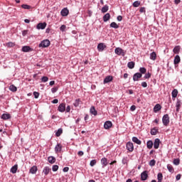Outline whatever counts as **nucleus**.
<instances>
[{
  "instance_id": "obj_12",
  "label": "nucleus",
  "mask_w": 182,
  "mask_h": 182,
  "mask_svg": "<svg viewBox=\"0 0 182 182\" xmlns=\"http://www.w3.org/2000/svg\"><path fill=\"white\" fill-rule=\"evenodd\" d=\"M112 125H113V124H112V122H110V121H107V122H105V124H104V127H105V129H110V127H112Z\"/></svg>"
},
{
  "instance_id": "obj_49",
  "label": "nucleus",
  "mask_w": 182,
  "mask_h": 182,
  "mask_svg": "<svg viewBox=\"0 0 182 182\" xmlns=\"http://www.w3.org/2000/svg\"><path fill=\"white\" fill-rule=\"evenodd\" d=\"M48 80H49V78L48 77H46V76H44V77H43L42 78H41V81L43 82H48Z\"/></svg>"
},
{
  "instance_id": "obj_17",
  "label": "nucleus",
  "mask_w": 182,
  "mask_h": 182,
  "mask_svg": "<svg viewBox=\"0 0 182 182\" xmlns=\"http://www.w3.org/2000/svg\"><path fill=\"white\" fill-rule=\"evenodd\" d=\"M46 28V23H39L37 25V29H45Z\"/></svg>"
},
{
  "instance_id": "obj_4",
  "label": "nucleus",
  "mask_w": 182,
  "mask_h": 182,
  "mask_svg": "<svg viewBox=\"0 0 182 182\" xmlns=\"http://www.w3.org/2000/svg\"><path fill=\"white\" fill-rule=\"evenodd\" d=\"M115 53L116 55H118V56H124L125 55L124 50H123V49H122L121 48H115Z\"/></svg>"
},
{
  "instance_id": "obj_45",
  "label": "nucleus",
  "mask_w": 182,
  "mask_h": 182,
  "mask_svg": "<svg viewBox=\"0 0 182 182\" xmlns=\"http://www.w3.org/2000/svg\"><path fill=\"white\" fill-rule=\"evenodd\" d=\"M149 166H151V167H153V166H156V160L152 159L149 161Z\"/></svg>"
},
{
  "instance_id": "obj_40",
  "label": "nucleus",
  "mask_w": 182,
  "mask_h": 182,
  "mask_svg": "<svg viewBox=\"0 0 182 182\" xmlns=\"http://www.w3.org/2000/svg\"><path fill=\"white\" fill-rule=\"evenodd\" d=\"M167 168L170 173H174V168L171 165H167Z\"/></svg>"
},
{
  "instance_id": "obj_11",
  "label": "nucleus",
  "mask_w": 182,
  "mask_h": 182,
  "mask_svg": "<svg viewBox=\"0 0 182 182\" xmlns=\"http://www.w3.org/2000/svg\"><path fill=\"white\" fill-rule=\"evenodd\" d=\"M159 147H160V139H156L154 142V148L157 149Z\"/></svg>"
},
{
  "instance_id": "obj_30",
  "label": "nucleus",
  "mask_w": 182,
  "mask_h": 182,
  "mask_svg": "<svg viewBox=\"0 0 182 182\" xmlns=\"http://www.w3.org/2000/svg\"><path fill=\"white\" fill-rule=\"evenodd\" d=\"M135 65H136V63H134V62L131 61V62L128 63L127 66H128L129 69H134Z\"/></svg>"
},
{
  "instance_id": "obj_10",
  "label": "nucleus",
  "mask_w": 182,
  "mask_h": 182,
  "mask_svg": "<svg viewBox=\"0 0 182 182\" xmlns=\"http://www.w3.org/2000/svg\"><path fill=\"white\" fill-rule=\"evenodd\" d=\"M113 80V76L108 75L104 79V84L109 83Z\"/></svg>"
},
{
  "instance_id": "obj_50",
  "label": "nucleus",
  "mask_w": 182,
  "mask_h": 182,
  "mask_svg": "<svg viewBox=\"0 0 182 182\" xmlns=\"http://www.w3.org/2000/svg\"><path fill=\"white\" fill-rule=\"evenodd\" d=\"M151 77V74L150 73H148L145 75L144 79H150Z\"/></svg>"
},
{
  "instance_id": "obj_39",
  "label": "nucleus",
  "mask_w": 182,
  "mask_h": 182,
  "mask_svg": "<svg viewBox=\"0 0 182 182\" xmlns=\"http://www.w3.org/2000/svg\"><path fill=\"white\" fill-rule=\"evenodd\" d=\"M6 46H7V48H14V46H15V43H12V42L6 43Z\"/></svg>"
},
{
  "instance_id": "obj_14",
  "label": "nucleus",
  "mask_w": 182,
  "mask_h": 182,
  "mask_svg": "<svg viewBox=\"0 0 182 182\" xmlns=\"http://www.w3.org/2000/svg\"><path fill=\"white\" fill-rule=\"evenodd\" d=\"M181 61V59L180 58V55H176L173 60L174 65H178V63H180Z\"/></svg>"
},
{
  "instance_id": "obj_63",
  "label": "nucleus",
  "mask_w": 182,
  "mask_h": 182,
  "mask_svg": "<svg viewBox=\"0 0 182 182\" xmlns=\"http://www.w3.org/2000/svg\"><path fill=\"white\" fill-rule=\"evenodd\" d=\"M174 2L176 5H178V4H180V2H181V0H175Z\"/></svg>"
},
{
  "instance_id": "obj_28",
  "label": "nucleus",
  "mask_w": 182,
  "mask_h": 182,
  "mask_svg": "<svg viewBox=\"0 0 182 182\" xmlns=\"http://www.w3.org/2000/svg\"><path fill=\"white\" fill-rule=\"evenodd\" d=\"M156 58H157V54H156V52H152L150 54V59L151 60H156Z\"/></svg>"
},
{
  "instance_id": "obj_21",
  "label": "nucleus",
  "mask_w": 182,
  "mask_h": 182,
  "mask_svg": "<svg viewBox=\"0 0 182 182\" xmlns=\"http://www.w3.org/2000/svg\"><path fill=\"white\" fill-rule=\"evenodd\" d=\"M36 171H38V167L36 166H33L30 169V173H31V174H36Z\"/></svg>"
},
{
  "instance_id": "obj_46",
  "label": "nucleus",
  "mask_w": 182,
  "mask_h": 182,
  "mask_svg": "<svg viewBox=\"0 0 182 182\" xmlns=\"http://www.w3.org/2000/svg\"><path fill=\"white\" fill-rule=\"evenodd\" d=\"M173 164H175V166H178V164H180V159H174Z\"/></svg>"
},
{
  "instance_id": "obj_34",
  "label": "nucleus",
  "mask_w": 182,
  "mask_h": 182,
  "mask_svg": "<svg viewBox=\"0 0 182 182\" xmlns=\"http://www.w3.org/2000/svg\"><path fill=\"white\" fill-rule=\"evenodd\" d=\"M176 112H180V107H181V102H180V101H178L176 102Z\"/></svg>"
},
{
  "instance_id": "obj_32",
  "label": "nucleus",
  "mask_w": 182,
  "mask_h": 182,
  "mask_svg": "<svg viewBox=\"0 0 182 182\" xmlns=\"http://www.w3.org/2000/svg\"><path fill=\"white\" fill-rule=\"evenodd\" d=\"M177 95H178V90H177V89H174L172 91V97H173L174 99H176V97H177Z\"/></svg>"
},
{
  "instance_id": "obj_5",
  "label": "nucleus",
  "mask_w": 182,
  "mask_h": 182,
  "mask_svg": "<svg viewBox=\"0 0 182 182\" xmlns=\"http://www.w3.org/2000/svg\"><path fill=\"white\" fill-rule=\"evenodd\" d=\"M127 149L128 150V151H133V150H134V145H133L132 142H127Z\"/></svg>"
},
{
  "instance_id": "obj_58",
  "label": "nucleus",
  "mask_w": 182,
  "mask_h": 182,
  "mask_svg": "<svg viewBox=\"0 0 182 182\" xmlns=\"http://www.w3.org/2000/svg\"><path fill=\"white\" fill-rule=\"evenodd\" d=\"M84 153L83 151H79L78 153H77V155L80 156V157H82V156H83Z\"/></svg>"
},
{
  "instance_id": "obj_6",
  "label": "nucleus",
  "mask_w": 182,
  "mask_h": 182,
  "mask_svg": "<svg viewBox=\"0 0 182 182\" xmlns=\"http://www.w3.org/2000/svg\"><path fill=\"white\" fill-rule=\"evenodd\" d=\"M107 46L103 43H100L97 46V49L99 52H103L106 49Z\"/></svg>"
},
{
  "instance_id": "obj_41",
  "label": "nucleus",
  "mask_w": 182,
  "mask_h": 182,
  "mask_svg": "<svg viewBox=\"0 0 182 182\" xmlns=\"http://www.w3.org/2000/svg\"><path fill=\"white\" fill-rule=\"evenodd\" d=\"M139 72L141 73V75H144V73H146V72H147V70L145 68H139Z\"/></svg>"
},
{
  "instance_id": "obj_42",
  "label": "nucleus",
  "mask_w": 182,
  "mask_h": 182,
  "mask_svg": "<svg viewBox=\"0 0 182 182\" xmlns=\"http://www.w3.org/2000/svg\"><path fill=\"white\" fill-rule=\"evenodd\" d=\"M21 8H23V9H31V6L27 4H23L21 5Z\"/></svg>"
},
{
  "instance_id": "obj_22",
  "label": "nucleus",
  "mask_w": 182,
  "mask_h": 182,
  "mask_svg": "<svg viewBox=\"0 0 182 182\" xmlns=\"http://www.w3.org/2000/svg\"><path fill=\"white\" fill-rule=\"evenodd\" d=\"M48 163H50V164H53L56 161V158L53 156H49L48 158Z\"/></svg>"
},
{
  "instance_id": "obj_52",
  "label": "nucleus",
  "mask_w": 182,
  "mask_h": 182,
  "mask_svg": "<svg viewBox=\"0 0 182 182\" xmlns=\"http://www.w3.org/2000/svg\"><path fill=\"white\" fill-rule=\"evenodd\" d=\"M33 96H34L35 99H38V97H39V92H33Z\"/></svg>"
},
{
  "instance_id": "obj_44",
  "label": "nucleus",
  "mask_w": 182,
  "mask_h": 182,
  "mask_svg": "<svg viewBox=\"0 0 182 182\" xmlns=\"http://www.w3.org/2000/svg\"><path fill=\"white\" fill-rule=\"evenodd\" d=\"M158 181H163V173H159L157 175Z\"/></svg>"
},
{
  "instance_id": "obj_38",
  "label": "nucleus",
  "mask_w": 182,
  "mask_h": 182,
  "mask_svg": "<svg viewBox=\"0 0 182 182\" xmlns=\"http://www.w3.org/2000/svg\"><path fill=\"white\" fill-rule=\"evenodd\" d=\"M79 105H80V99L75 100V102L73 103L75 107H78Z\"/></svg>"
},
{
  "instance_id": "obj_15",
  "label": "nucleus",
  "mask_w": 182,
  "mask_h": 182,
  "mask_svg": "<svg viewBox=\"0 0 182 182\" xmlns=\"http://www.w3.org/2000/svg\"><path fill=\"white\" fill-rule=\"evenodd\" d=\"M101 164L102 165V168H105V167H106V166H107L108 162H107V159L106 158H102L101 159Z\"/></svg>"
},
{
  "instance_id": "obj_47",
  "label": "nucleus",
  "mask_w": 182,
  "mask_h": 182,
  "mask_svg": "<svg viewBox=\"0 0 182 182\" xmlns=\"http://www.w3.org/2000/svg\"><path fill=\"white\" fill-rule=\"evenodd\" d=\"M52 170L53 171H58V170H59V166L58 165H53Z\"/></svg>"
},
{
  "instance_id": "obj_7",
  "label": "nucleus",
  "mask_w": 182,
  "mask_h": 182,
  "mask_svg": "<svg viewBox=\"0 0 182 182\" xmlns=\"http://www.w3.org/2000/svg\"><path fill=\"white\" fill-rule=\"evenodd\" d=\"M141 76H143V75H141V73H136L133 75V80L134 82H137L139 81V80L140 78H141Z\"/></svg>"
},
{
  "instance_id": "obj_24",
  "label": "nucleus",
  "mask_w": 182,
  "mask_h": 182,
  "mask_svg": "<svg viewBox=\"0 0 182 182\" xmlns=\"http://www.w3.org/2000/svg\"><path fill=\"white\" fill-rule=\"evenodd\" d=\"M11 118V114H3L1 115V119H3V120H8Z\"/></svg>"
},
{
  "instance_id": "obj_60",
  "label": "nucleus",
  "mask_w": 182,
  "mask_h": 182,
  "mask_svg": "<svg viewBox=\"0 0 182 182\" xmlns=\"http://www.w3.org/2000/svg\"><path fill=\"white\" fill-rule=\"evenodd\" d=\"M58 102H59V100L58 99H55L52 101V103H53V105H56Z\"/></svg>"
},
{
  "instance_id": "obj_20",
  "label": "nucleus",
  "mask_w": 182,
  "mask_h": 182,
  "mask_svg": "<svg viewBox=\"0 0 182 182\" xmlns=\"http://www.w3.org/2000/svg\"><path fill=\"white\" fill-rule=\"evenodd\" d=\"M16 171H18V164L14 165L11 168V173L13 174H16Z\"/></svg>"
},
{
  "instance_id": "obj_1",
  "label": "nucleus",
  "mask_w": 182,
  "mask_h": 182,
  "mask_svg": "<svg viewBox=\"0 0 182 182\" xmlns=\"http://www.w3.org/2000/svg\"><path fill=\"white\" fill-rule=\"evenodd\" d=\"M162 122L164 126H168L170 124V117L168 116V114H166L163 116Z\"/></svg>"
},
{
  "instance_id": "obj_25",
  "label": "nucleus",
  "mask_w": 182,
  "mask_h": 182,
  "mask_svg": "<svg viewBox=\"0 0 182 182\" xmlns=\"http://www.w3.org/2000/svg\"><path fill=\"white\" fill-rule=\"evenodd\" d=\"M110 19V14L107 13L104 16H103V21L104 22H107Z\"/></svg>"
},
{
  "instance_id": "obj_35",
  "label": "nucleus",
  "mask_w": 182,
  "mask_h": 182,
  "mask_svg": "<svg viewBox=\"0 0 182 182\" xmlns=\"http://www.w3.org/2000/svg\"><path fill=\"white\" fill-rule=\"evenodd\" d=\"M110 28H114V29H118L119 25L116 22H112L110 23Z\"/></svg>"
},
{
  "instance_id": "obj_33",
  "label": "nucleus",
  "mask_w": 182,
  "mask_h": 182,
  "mask_svg": "<svg viewBox=\"0 0 182 182\" xmlns=\"http://www.w3.org/2000/svg\"><path fill=\"white\" fill-rule=\"evenodd\" d=\"M108 11H109V6L107 5L104 6L102 9V14H106V12H107Z\"/></svg>"
},
{
  "instance_id": "obj_9",
  "label": "nucleus",
  "mask_w": 182,
  "mask_h": 182,
  "mask_svg": "<svg viewBox=\"0 0 182 182\" xmlns=\"http://www.w3.org/2000/svg\"><path fill=\"white\" fill-rule=\"evenodd\" d=\"M55 151L56 154H58V153H60L62 151V144H58L55 147Z\"/></svg>"
},
{
  "instance_id": "obj_51",
  "label": "nucleus",
  "mask_w": 182,
  "mask_h": 182,
  "mask_svg": "<svg viewBox=\"0 0 182 182\" xmlns=\"http://www.w3.org/2000/svg\"><path fill=\"white\" fill-rule=\"evenodd\" d=\"M66 29V26L65 25H62L60 28V31L62 32H65V30Z\"/></svg>"
},
{
  "instance_id": "obj_27",
  "label": "nucleus",
  "mask_w": 182,
  "mask_h": 182,
  "mask_svg": "<svg viewBox=\"0 0 182 182\" xmlns=\"http://www.w3.org/2000/svg\"><path fill=\"white\" fill-rule=\"evenodd\" d=\"M132 141L136 144H141V141H140L139 138L136 136L132 137Z\"/></svg>"
},
{
  "instance_id": "obj_64",
  "label": "nucleus",
  "mask_w": 182,
  "mask_h": 182,
  "mask_svg": "<svg viewBox=\"0 0 182 182\" xmlns=\"http://www.w3.org/2000/svg\"><path fill=\"white\" fill-rule=\"evenodd\" d=\"M53 85H55V81H50V86H53Z\"/></svg>"
},
{
  "instance_id": "obj_31",
  "label": "nucleus",
  "mask_w": 182,
  "mask_h": 182,
  "mask_svg": "<svg viewBox=\"0 0 182 182\" xmlns=\"http://www.w3.org/2000/svg\"><path fill=\"white\" fill-rule=\"evenodd\" d=\"M31 50V47L26 46L22 47V52H30Z\"/></svg>"
},
{
  "instance_id": "obj_3",
  "label": "nucleus",
  "mask_w": 182,
  "mask_h": 182,
  "mask_svg": "<svg viewBox=\"0 0 182 182\" xmlns=\"http://www.w3.org/2000/svg\"><path fill=\"white\" fill-rule=\"evenodd\" d=\"M149 177V172L147 171H144L141 173V180L142 181H146Z\"/></svg>"
},
{
  "instance_id": "obj_62",
  "label": "nucleus",
  "mask_w": 182,
  "mask_h": 182,
  "mask_svg": "<svg viewBox=\"0 0 182 182\" xmlns=\"http://www.w3.org/2000/svg\"><path fill=\"white\" fill-rule=\"evenodd\" d=\"M66 112H67V113H69V112H70V105H68V106L67 107V108H66Z\"/></svg>"
},
{
  "instance_id": "obj_55",
  "label": "nucleus",
  "mask_w": 182,
  "mask_h": 182,
  "mask_svg": "<svg viewBox=\"0 0 182 182\" xmlns=\"http://www.w3.org/2000/svg\"><path fill=\"white\" fill-rule=\"evenodd\" d=\"M117 19L119 22H122V20L123 19V17L122 16H118Z\"/></svg>"
},
{
  "instance_id": "obj_57",
  "label": "nucleus",
  "mask_w": 182,
  "mask_h": 182,
  "mask_svg": "<svg viewBox=\"0 0 182 182\" xmlns=\"http://www.w3.org/2000/svg\"><path fill=\"white\" fill-rule=\"evenodd\" d=\"M141 86H142V87H147V82H141Z\"/></svg>"
},
{
  "instance_id": "obj_61",
  "label": "nucleus",
  "mask_w": 182,
  "mask_h": 182,
  "mask_svg": "<svg viewBox=\"0 0 182 182\" xmlns=\"http://www.w3.org/2000/svg\"><path fill=\"white\" fill-rule=\"evenodd\" d=\"M181 178V174H178V175H176V179L177 181L180 180Z\"/></svg>"
},
{
  "instance_id": "obj_18",
  "label": "nucleus",
  "mask_w": 182,
  "mask_h": 182,
  "mask_svg": "<svg viewBox=\"0 0 182 182\" xmlns=\"http://www.w3.org/2000/svg\"><path fill=\"white\" fill-rule=\"evenodd\" d=\"M180 50H181V47L180 46H176L173 50V53L178 54L180 53Z\"/></svg>"
},
{
  "instance_id": "obj_43",
  "label": "nucleus",
  "mask_w": 182,
  "mask_h": 182,
  "mask_svg": "<svg viewBox=\"0 0 182 182\" xmlns=\"http://www.w3.org/2000/svg\"><path fill=\"white\" fill-rule=\"evenodd\" d=\"M133 6L134 8H139V6H140V1H134L133 3Z\"/></svg>"
},
{
  "instance_id": "obj_53",
  "label": "nucleus",
  "mask_w": 182,
  "mask_h": 182,
  "mask_svg": "<svg viewBox=\"0 0 182 182\" xmlns=\"http://www.w3.org/2000/svg\"><path fill=\"white\" fill-rule=\"evenodd\" d=\"M52 93H56L58 92V87H53L51 89Z\"/></svg>"
},
{
  "instance_id": "obj_8",
  "label": "nucleus",
  "mask_w": 182,
  "mask_h": 182,
  "mask_svg": "<svg viewBox=\"0 0 182 182\" xmlns=\"http://www.w3.org/2000/svg\"><path fill=\"white\" fill-rule=\"evenodd\" d=\"M58 112H60L61 113H63L65 110H66V105L65 103H61L58 108Z\"/></svg>"
},
{
  "instance_id": "obj_54",
  "label": "nucleus",
  "mask_w": 182,
  "mask_h": 182,
  "mask_svg": "<svg viewBox=\"0 0 182 182\" xmlns=\"http://www.w3.org/2000/svg\"><path fill=\"white\" fill-rule=\"evenodd\" d=\"M130 110H131V112H134V110H136L135 105H132L130 107Z\"/></svg>"
},
{
  "instance_id": "obj_16",
  "label": "nucleus",
  "mask_w": 182,
  "mask_h": 182,
  "mask_svg": "<svg viewBox=\"0 0 182 182\" xmlns=\"http://www.w3.org/2000/svg\"><path fill=\"white\" fill-rule=\"evenodd\" d=\"M160 110H161V106L160 104H156L154 107V112L157 113V112H160Z\"/></svg>"
},
{
  "instance_id": "obj_2",
  "label": "nucleus",
  "mask_w": 182,
  "mask_h": 182,
  "mask_svg": "<svg viewBox=\"0 0 182 182\" xmlns=\"http://www.w3.org/2000/svg\"><path fill=\"white\" fill-rule=\"evenodd\" d=\"M38 46L39 48H48V46H50V41L48 39L43 40Z\"/></svg>"
},
{
  "instance_id": "obj_48",
  "label": "nucleus",
  "mask_w": 182,
  "mask_h": 182,
  "mask_svg": "<svg viewBox=\"0 0 182 182\" xmlns=\"http://www.w3.org/2000/svg\"><path fill=\"white\" fill-rule=\"evenodd\" d=\"M96 163H97L96 159H93V160H92V161H90V166H91V167H93V166H95V165H96Z\"/></svg>"
},
{
  "instance_id": "obj_23",
  "label": "nucleus",
  "mask_w": 182,
  "mask_h": 182,
  "mask_svg": "<svg viewBox=\"0 0 182 182\" xmlns=\"http://www.w3.org/2000/svg\"><path fill=\"white\" fill-rule=\"evenodd\" d=\"M90 112L91 114H93L94 116H97V111H96L95 107H91Z\"/></svg>"
},
{
  "instance_id": "obj_26",
  "label": "nucleus",
  "mask_w": 182,
  "mask_h": 182,
  "mask_svg": "<svg viewBox=\"0 0 182 182\" xmlns=\"http://www.w3.org/2000/svg\"><path fill=\"white\" fill-rule=\"evenodd\" d=\"M153 141H148L146 143L147 149H149V150H151V149H153Z\"/></svg>"
},
{
  "instance_id": "obj_56",
  "label": "nucleus",
  "mask_w": 182,
  "mask_h": 182,
  "mask_svg": "<svg viewBox=\"0 0 182 182\" xmlns=\"http://www.w3.org/2000/svg\"><path fill=\"white\" fill-rule=\"evenodd\" d=\"M139 12H141V14H143V12H146V9L144 7H141L139 9Z\"/></svg>"
},
{
  "instance_id": "obj_19",
  "label": "nucleus",
  "mask_w": 182,
  "mask_h": 182,
  "mask_svg": "<svg viewBox=\"0 0 182 182\" xmlns=\"http://www.w3.org/2000/svg\"><path fill=\"white\" fill-rule=\"evenodd\" d=\"M61 15L62 16H68L69 15V10L68 9H63L61 11Z\"/></svg>"
},
{
  "instance_id": "obj_36",
  "label": "nucleus",
  "mask_w": 182,
  "mask_h": 182,
  "mask_svg": "<svg viewBox=\"0 0 182 182\" xmlns=\"http://www.w3.org/2000/svg\"><path fill=\"white\" fill-rule=\"evenodd\" d=\"M62 133H63V129H62V128L59 129L56 132H55V136L57 137H59L60 136V134H62Z\"/></svg>"
},
{
  "instance_id": "obj_59",
  "label": "nucleus",
  "mask_w": 182,
  "mask_h": 182,
  "mask_svg": "<svg viewBox=\"0 0 182 182\" xmlns=\"http://www.w3.org/2000/svg\"><path fill=\"white\" fill-rule=\"evenodd\" d=\"M63 171H64V173H68V171H69V167H65L63 169Z\"/></svg>"
},
{
  "instance_id": "obj_37",
  "label": "nucleus",
  "mask_w": 182,
  "mask_h": 182,
  "mask_svg": "<svg viewBox=\"0 0 182 182\" xmlns=\"http://www.w3.org/2000/svg\"><path fill=\"white\" fill-rule=\"evenodd\" d=\"M9 90H11V92H16V90H18V88H16L15 85H11L9 87Z\"/></svg>"
},
{
  "instance_id": "obj_13",
  "label": "nucleus",
  "mask_w": 182,
  "mask_h": 182,
  "mask_svg": "<svg viewBox=\"0 0 182 182\" xmlns=\"http://www.w3.org/2000/svg\"><path fill=\"white\" fill-rule=\"evenodd\" d=\"M52 169L50 168H49L48 166H46L44 167L43 170V173L45 174V176H48L49 174V173H50V171Z\"/></svg>"
},
{
  "instance_id": "obj_29",
  "label": "nucleus",
  "mask_w": 182,
  "mask_h": 182,
  "mask_svg": "<svg viewBox=\"0 0 182 182\" xmlns=\"http://www.w3.org/2000/svg\"><path fill=\"white\" fill-rule=\"evenodd\" d=\"M159 133V129L157 128H153L151 129V134L152 136H156Z\"/></svg>"
}]
</instances>
